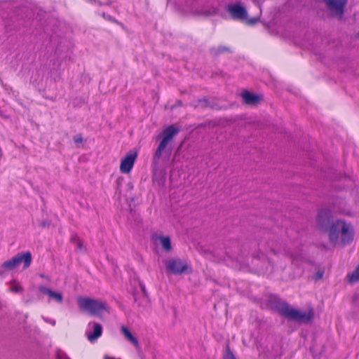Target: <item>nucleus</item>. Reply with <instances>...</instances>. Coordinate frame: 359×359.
<instances>
[{"label":"nucleus","instance_id":"9b49d317","mask_svg":"<svg viewBox=\"0 0 359 359\" xmlns=\"http://www.w3.org/2000/svg\"><path fill=\"white\" fill-rule=\"evenodd\" d=\"M39 290L41 292L48 295L50 299L57 303H62L63 301V296L60 292H55L43 285H39Z\"/></svg>","mask_w":359,"mask_h":359},{"label":"nucleus","instance_id":"aec40b11","mask_svg":"<svg viewBox=\"0 0 359 359\" xmlns=\"http://www.w3.org/2000/svg\"><path fill=\"white\" fill-rule=\"evenodd\" d=\"M56 356L57 359H70L65 352L60 350L57 351Z\"/></svg>","mask_w":359,"mask_h":359},{"label":"nucleus","instance_id":"20e7f679","mask_svg":"<svg viewBox=\"0 0 359 359\" xmlns=\"http://www.w3.org/2000/svg\"><path fill=\"white\" fill-rule=\"evenodd\" d=\"M81 310L89 312L93 316H99L103 311H107L104 303L88 297H79L77 300Z\"/></svg>","mask_w":359,"mask_h":359},{"label":"nucleus","instance_id":"c756f323","mask_svg":"<svg viewBox=\"0 0 359 359\" xmlns=\"http://www.w3.org/2000/svg\"><path fill=\"white\" fill-rule=\"evenodd\" d=\"M40 276L41 278H47L48 279V277L46 276H45L44 274H40Z\"/></svg>","mask_w":359,"mask_h":359},{"label":"nucleus","instance_id":"ddd939ff","mask_svg":"<svg viewBox=\"0 0 359 359\" xmlns=\"http://www.w3.org/2000/svg\"><path fill=\"white\" fill-rule=\"evenodd\" d=\"M287 256L291 259V262L292 264L296 266H299L302 262L304 261V257L303 253L300 250H297L295 252H287Z\"/></svg>","mask_w":359,"mask_h":359},{"label":"nucleus","instance_id":"7ed1b4c3","mask_svg":"<svg viewBox=\"0 0 359 359\" xmlns=\"http://www.w3.org/2000/svg\"><path fill=\"white\" fill-rule=\"evenodd\" d=\"M179 130L173 126H170L164 129L161 135L162 140L160 142L153 157V163L157 165L162 156L163 152L166 149L167 146L172 142L174 137L177 135Z\"/></svg>","mask_w":359,"mask_h":359},{"label":"nucleus","instance_id":"f8f14e48","mask_svg":"<svg viewBox=\"0 0 359 359\" xmlns=\"http://www.w3.org/2000/svg\"><path fill=\"white\" fill-rule=\"evenodd\" d=\"M241 97L245 104L251 105L256 104L261 100V97L259 95L248 90H244L241 93Z\"/></svg>","mask_w":359,"mask_h":359},{"label":"nucleus","instance_id":"423d86ee","mask_svg":"<svg viewBox=\"0 0 359 359\" xmlns=\"http://www.w3.org/2000/svg\"><path fill=\"white\" fill-rule=\"evenodd\" d=\"M332 18L341 20L345 12L347 0H324Z\"/></svg>","mask_w":359,"mask_h":359},{"label":"nucleus","instance_id":"b1692460","mask_svg":"<svg viewBox=\"0 0 359 359\" xmlns=\"http://www.w3.org/2000/svg\"><path fill=\"white\" fill-rule=\"evenodd\" d=\"M224 51H229V48L226 46H219L217 49V53H221Z\"/></svg>","mask_w":359,"mask_h":359},{"label":"nucleus","instance_id":"f3484780","mask_svg":"<svg viewBox=\"0 0 359 359\" xmlns=\"http://www.w3.org/2000/svg\"><path fill=\"white\" fill-rule=\"evenodd\" d=\"M224 359H236V356L233 353V352L231 351L229 346H226V351L224 354Z\"/></svg>","mask_w":359,"mask_h":359},{"label":"nucleus","instance_id":"4468645a","mask_svg":"<svg viewBox=\"0 0 359 359\" xmlns=\"http://www.w3.org/2000/svg\"><path fill=\"white\" fill-rule=\"evenodd\" d=\"M157 239L159 241L163 249L165 251L169 252L171 250V242L168 236H160L157 237Z\"/></svg>","mask_w":359,"mask_h":359},{"label":"nucleus","instance_id":"2eb2a0df","mask_svg":"<svg viewBox=\"0 0 359 359\" xmlns=\"http://www.w3.org/2000/svg\"><path fill=\"white\" fill-rule=\"evenodd\" d=\"M121 332L125 336V337L130 341L135 346L138 345V341L137 338H135L132 333L130 332V330L125 326L121 327Z\"/></svg>","mask_w":359,"mask_h":359},{"label":"nucleus","instance_id":"cd10ccee","mask_svg":"<svg viewBox=\"0 0 359 359\" xmlns=\"http://www.w3.org/2000/svg\"><path fill=\"white\" fill-rule=\"evenodd\" d=\"M104 359H116V358H113V357H109V356L105 355V356H104Z\"/></svg>","mask_w":359,"mask_h":359},{"label":"nucleus","instance_id":"f257e3e1","mask_svg":"<svg viewBox=\"0 0 359 359\" xmlns=\"http://www.w3.org/2000/svg\"><path fill=\"white\" fill-rule=\"evenodd\" d=\"M316 223L318 229L328 233L329 241L334 245L339 243V236L343 245L349 244L353 240L351 224L341 219H334L330 209H320L317 214Z\"/></svg>","mask_w":359,"mask_h":359},{"label":"nucleus","instance_id":"dca6fc26","mask_svg":"<svg viewBox=\"0 0 359 359\" xmlns=\"http://www.w3.org/2000/svg\"><path fill=\"white\" fill-rule=\"evenodd\" d=\"M71 242L76 245V248L78 250H82L83 243L76 234H74L72 236Z\"/></svg>","mask_w":359,"mask_h":359},{"label":"nucleus","instance_id":"39448f33","mask_svg":"<svg viewBox=\"0 0 359 359\" xmlns=\"http://www.w3.org/2000/svg\"><path fill=\"white\" fill-rule=\"evenodd\" d=\"M32 254L30 252H23L18 253L11 259L4 262L1 264V267L7 270H13L18 266L21 263H23V268H28L32 263Z\"/></svg>","mask_w":359,"mask_h":359},{"label":"nucleus","instance_id":"0eeeda50","mask_svg":"<svg viewBox=\"0 0 359 359\" xmlns=\"http://www.w3.org/2000/svg\"><path fill=\"white\" fill-rule=\"evenodd\" d=\"M165 267L168 272L172 274H181L187 272L189 268L186 261L177 258L166 261Z\"/></svg>","mask_w":359,"mask_h":359},{"label":"nucleus","instance_id":"bb28decb","mask_svg":"<svg viewBox=\"0 0 359 359\" xmlns=\"http://www.w3.org/2000/svg\"><path fill=\"white\" fill-rule=\"evenodd\" d=\"M140 287H141L143 292L144 293L145 292V287H144V285H143L142 284H140Z\"/></svg>","mask_w":359,"mask_h":359},{"label":"nucleus","instance_id":"4be33fe9","mask_svg":"<svg viewBox=\"0 0 359 359\" xmlns=\"http://www.w3.org/2000/svg\"><path fill=\"white\" fill-rule=\"evenodd\" d=\"M73 140H74V143L76 144H80L83 142V137L81 134H78V135H75L74 137Z\"/></svg>","mask_w":359,"mask_h":359},{"label":"nucleus","instance_id":"412c9836","mask_svg":"<svg viewBox=\"0 0 359 359\" xmlns=\"http://www.w3.org/2000/svg\"><path fill=\"white\" fill-rule=\"evenodd\" d=\"M102 17L108 21L115 22V23L118 22L117 20L114 17H112L108 14H106L104 13H102Z\"/></svg>","mask_w":359,"mask_h":359},{"label":"nucleus","instance_id":"6ab92c4d","mask_svg":"<svg viewBox=\"0 0 359 359\" xmlns=\"http://www.w3.org/2000/svg\"><path fill=\"white\" fill-rule=\"evenodd\" d=\"M209 106V102L206 99L199 100L198 102V104L196 106V107H202L205 108Z\"/></svg>","mask_w":359,"mask_h":359},{"label":"nucleus","instance_id":"a878e982","mask_svg":"<svg viewBox=\"0 0 359 359\" xmlns=\"http://www.w3.org/2000/svg\"><path fill=\"white\" fill-rule=\"evenodd\" d=\"M48 224H48L47 222L43 221V222H42L41 223V224H40V225H41V226H43V227H45V226H48Z\"/></svg>","mask_w":359,"mask_h":359},{"label":"nucleus","instance_id":"393cba45","mask_svg":"<svg viewBox=\"0 0 359 359\" xmlns=\"http://www.w3.org/2000/svg\"><path fill=\"white\" fill-rule=\"evenodd\" d=\"M43 320L46 322L51 324L52 325H55V320L54 319H48V318H43Z\"/></svg>","mask_w":359,"mask_h":359},{"label":"nucleus","instance_id":"6e6552de","mask_svg":"<svg viewBox=\"0 0 359 359\" xmlns=\"http://www.w3.org/2000/svg\"><path fill=\"white\" fill-rule=\"evenodd\" d=\"M226 10L233 20H243L248 16L246 9L239 3L227 5Z\"/></svg>","mask_w":359,"mask_h":359},{"label":"nucleus","instance_id":"a211bd4d","mask_svg":"<svg viewBox=\"0 0 359 359\" xmlns=\"http://www.w3.org/2000/svg\"><path fill=\"white\" fill-rule=\"evenodd\" d=\"M22 290H23V288L21 287V285H19V284H17V283H14L9 288V291L13 292H15V293L21 292H22Z\"/></svg>","mask_w":359,"mask_h":359},{"label":"nucleus","instance_id":"5701e85b","mask_svg":"<svg viewBox=\"0 0 359 359\" xmlns=\"http://www.w3.org/2000/svg\"><path fill=\"white\" fill-rule=\"evenodd\" d=\"M323 274H324V272L323 271H318V272H316V273L314 275V279L316 280H318L320 279H321L323 276Z\"/></svg>","mask_w":359,"mask_h":359},{"label":"nucleus","instance_id":"c85d7f7f","mask_svg":"<svg viewBox=\"0 0 359 359\" xmlns=\"http://www.w3.org/2000/svg\"><path fill=\"white\" fill-rule=\"evenodd\" d=\"M256 21H257V20H256V19H252V20H250V23H251V24H253V23H255Z\"/></svg>","mask_w":359,"mask_h":359},{"label":"nucleus","instance_id":"1a4fd4ad","mask_svg":"<svg viewBox=\"0 0 359 359\" xmlns=\"http://www.w3.org/2000/svg\"><path fill=\"white\" fill-rule=\"evenodd\" d=\"M137 153L130 151L121 160L120 164V170L122 173L127 174L130 172L133 168L135 159L137 158Z\"/></svg>","mask_w":359,"mask_h":359},{"label":"nucleus","instance_id":"f03ea898","mask_svg":"<svg viewBox=\"0 0 359 359\" xmlns=\"http://www.w3.org/2000/svg\"><path fill=\"white\" fill-rule=\"evenodd\" d=\"M269 303L280 316L290 320L302 323H308L311 322L314 317V312L312 309H310L308 311H302L291 307L288 303L276 297H271L269 300Z\"/></svg>","mask_w":359,"mask_h":359},{"label":"nucleus","instance_id":"9d476101","mask_svg":"<svg viewBox=\"0 0 359 359\" xmlns=\"http://www.w3.org/2000/svg\"><path fill=\"white\" fill-rule=\"evenodd\" d=\"M88 326H92V331H87L86 335L88 341L94 343L102 334V327L97 323H89Z\"/></svg>","mask_w":359,"mask_h":359}]
</instances>
